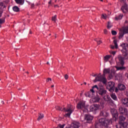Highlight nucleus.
<instances>
[{
  "label": "nucleus",
  "mask_w": 128,
  "mask_h": 128,
  "mask_svg": "<svg viewBox=\"0 0 128 128\" xmlns=\"http://www.w3.org/2000/svg\"><path fill=\"white\" fill-rule=\"evenodd\" d=\"M120 46L122 48L121 52L124 57H122L121 55H118V60L120 64L123 66L124 64V58L128 56V44L127 43H122Z\"/></svg>",
  "instance_id": "obj_1"
},
{
  "label": "nucleus",
  "mask_w": 128,
  "mask_h": 128,
  "mask_svg": "<svg viewBox=\"0 0 128 128\" xmlns=\"http://www.w3.org/2000/svg\"><path fill=\"white\" fill-rule=\"evenodd\" d=\"M112 119L108 120L106 118H101L99 119L98 122L104 128V126H108L112 122Z\"/></svg>",
  "instance_id": "obj_2"
},
{
  "label": "nucleus",
  "mask_w": 128,
  "mask_h": 128,
  "mask_svg": "<svg viewBox=\"0 0 128 128\" xmlns=\"http://www.w3.org/2000/svg\"><path fill=\"white\" fill-rule=\"evenodd\" d=\"M110 112L112 116V118H115V122H116V120H118V110L114 109V108H110Z\"/></svg>",
  "instance_id": "obj_3"
},
{
  "label": "nucleus",
  "mask_w": 128,
  "mask_h": 128,
  "mask_svg": "<svg viewBox=\"0 0 128 128\" xmlns=\"http://www.w3.org/2000/svg\"><path fill=\"white\" fill-rule=\"evenodd\" d=\"M98 94L101 96H106V90L104 88V86H101V88L99 90L98 92Z\"/></svg>",
  "instance_id": "obj_4"
},
{
  "label": "nucleus",
  "mask_w": 128,
  "mask_h": 128,
  "mask_svg": "<svg viewBox=\"0 0 128 128\" xmlns=\"http://www.w3.org/2000/svg\"><path fill=\"white\" fill-rule=\"evenodd\" d=\"M128 109L126 108L120 107L119 114L122 116H128Z\"/></svg>",
  "instance_id": "obj_5"
},
{
  "label": "nucleus",
  "mask_w": 128,
  "mask_h": 128,
  "mask_svg": "<svg viewBox=\"0 0 128 128\" xmlns=\"http://www.w3.org/2000/svg\"><path fill=\"white\" fill-rule=\"evenodd\" d=\"M116 74V71L114 70V68H112L110 70V73L108 77V80H112L114 78V76Z\"/></svg>",
  "instance_id": "obj_6"
},
{
  "label": "nucleus",
  "mask_w": 128,
  "mask_h": 128,
  "mask_svg": "<svg viewBox=\"0 0 128 128\" xmlns=\"http://www.w3.org/2000/svg\"><path fill=\"white\" fill-rule=\"evenodd\" d=\"M94 120V116L90 114H85L84 120H86V122L88 124H90Z\"/></svg>",
  "instance_id": "obj_7"
},
{
  "label": "nucleus",
  "mask_w": 128,
  "mask_h": 128,
  "mask_svg": "<svg viewBox=\"0 0 128 128\" xmlns=\"http://www.w3.org/2000/svg\"><path fill=\"white\" fill-rule=\"evenodd\" d=\"M76 108L78 110H82V108H86V103L82 101H80L77 104Z\"/></svg>",
  "instance_id": "obj_8"
},
{
  "label": "nucleus",
  "mask_w": 128,
  "mask_h": 128,
  "mask_svg": "<svg viewBox=\"0 0 128 128\" xmlns=\"http://www.w3.org/2000/svg\"><path fill=\"white\" fill-rule=\"evenodd\" d=\"M100 108V104H93L90 108V112H96Z\"/></svg>",
  "instance_id": "obj_9"
},
{
  "label": "nucleus",
  "mask_w": 128,
  "mask_h": 128,
  "mask_svg": "<svg viewBox=\"0 0 128 128\" xmlns=\"http://www.w3.org/2000/svg\"><path fill=\"white\" fill-rule=\"evenodd\" d=\"M108 84L109 86V91L114 92V88H116V87H114V84H116L112 82H110Z\"/></svg>",
  "instance_id": "obj_10"
},
{
  "label": "nucleus",
  "mask_w": 128,
  "mask_h": 128,
  "mask_svg": "<svg viewBox=\"0 0 128 128\" xmlns=\"http://www.w3.org/2000/svg\"><path fill=\"white\" fill-rule=\"evenodd\" d=\"M64 112L66 113L64 115V116L66 118H70V114H72V109H66V108H64Z\"/></svg>",
  "instance_id": "obj_11"
},
{
  "label": "nucleus",
  "mask_w": 128,
  "mask_h": 128,
  "mask_svg": "<svg viewBox=\"0 0 128 128\" xmlns=\"http://www.w3.org/2000/svg\"><path fill=\"white\" fill-rule=\"evenodd\" d=\"M6 8V6L4 4V2H0V18H2L4 12V8Z\"/></svg>",
  "instance_id": "obj_12"
},
{
  "label": "nucleus",
  "mask_w": 128,
  "mask_h": 128,
  "mask_svg": "<svg viewBox=\"0 0 128 128\" xmlns=\"http://www.w3.org/2000/svg\"><path fill=\"white\" fill-rule=\"evenodd\" d=\"M80 126V124L79 122H74L71 124L70 127L71 128H78Z\"/></svg>",
  "instance_id": "obj_13"
},
{
  "label": "nucleus",
  "mask_w": 128,
  "mask_h": 128,
  "mask_svg": "<svg viewBox=\"0 0 128 128\" xmlns=\"http://www.w3.org/2000/svg\"><path fill=\"white\" fill-rule=\"evenodd\" d=\"M122 104L123 106H124L126 108H128V98H122L121 100Z\"/></svg>",
  "instance_id": "obj_14"
},
{
  "label": "nucleus",
  "mask_w": 128,
  "mask_h": 128,
  "mask_svg": "<svg viewBox=\"0 0 128 128\" xmlns=\"http://www.w3.org/2000/svg\"><path fill=\"white\" fill-rule=\"evenodd\" d=\"M126 32V29H123L122 30H120V32H119V36L118 38L119 40H121V38H122L124 37V32Z\"/></svg>",
  "instance_id": "obj_15"
},
{
  "label": "nucleus",
  "mask_w": 128,
  "mask_h": 128,
  "mask_svg": "<svg viewBox=\"0 0 128 128\" xmlns=\"http://www.w3.org/2000/svg\"><path fill=\"white\" fill-rule=\"evenodd\" d=\"M118 87L120 90H126V86L124 84H118Z\"/></svg>",
  "instance_id": "obj_16"
},
{
  "label": "nucleus",
  "mask_w": 128,
  "mask_h": 128,
  "mask_svg": "<svg viewBox=\"0 0 128 128\" xmlns=\"http://www.w3.org/2000/svg\"><path fill=\"white\" fill-rule=\"evenodd\" d=\"M100 116H104V118H108L109 116L108 112L106 111H101L100 112Z\"/></svg>",
  "instance_id": "obj_17"
},
{
  "label": "nucleus",
  "mask_w": 128,
  "mask_h": 128,
  "mask_svg": "<svg viewBox=\"0 0 128 128\" xmlns=\"http://www.w3.org/2000/svg\"><path fill=\"white\" fill-rule=\"evenodd\" d=\"M126 120V118L122 116H119V124H122Z\"/></svg>",
  "instance_id": "obj_18"
},
{
  "label": "nucleus",
  "mask_w": 128,
  "mask_h": 128,
  "mask_svg": "<svg viewBox=\"0 0 128 128\" xmlns=\"http://www.w3.org/2000/svg\"><path fill=\"white\" fill-rule=\"evenodd\" d=\"M124 10H128V4H125L121 8V10H122V12L124 14L126 12H124Z\"/></svg>",
  "instance_id": "obj_19"
},
{
  "label": "nucleus",
  "mask_w": 128,
  "mask_h": 128,
  "mask_svg": "<svg viewBox=\"0 0 128 128\" xmlns=\"http://www.w3.org/2000/svg\"><path fill=\"white\" fill-rule=\"evenodd\" d=\"M110 58H112V55H106L104 57L103 60L104 62H108V60H110Z\"/></svg>",
  "instance_id": "obj_20"
},
{
  "label": "nucleus",
  "mask_w": 128,
  "mask_h": 128,
  "mask_svg": "<svg viewBox=\"0 0 128 128\" xmlns=\"http://www.w3.org/2000/svg\"><path fill=\"white\" fill-rule=\"evenodd\" d=\"M102 76L98 74L95 78V80H94V82H100V80H102Z\"/></svg>",
  "instance_id": "obj_21"
},
{
  "label": "nucleus",
  "mask_w": 128,
  "mask_h": 128,
  "mask_svg": "<svg viewBox=\"0 0 128 128\" xmlns=\"http://www.w3.org/2000/svg\"><path fill=\"white\" fill-rule=\"evenodd\" d=\"M104 100H105V102H108L112 100L110 97L106 94V96H104L103 97Z\"/></svg>",
  "instance_id": "obj_22"
},
{
  "label": "nucleus",
  "mask_w": 128,
  "mask_h": 128,
  "mask_svg": "<svg viewBox=\"0 0 128 128\" xmlns=\"http://www.w3.org/2000/svg\"><path fill=\"white\" fill-rule=\"evenodd\" d=\"M120 128H127L128 126V123L126 122H122L120 124Z\"/></svg>",
  "instance_id": "obj_23"
},
{
  "label": "nucleus",
  "mask_w": 128,
  "mask_h": 128,
  "mask_svg": "<svg viewBox=\"0 0 128 128\" xmlns=\"http://www.w3.org/2000/svg\"><path fill=\"white\" fill-rule=\"evenodd\" d=\"M114 68L116 69V70H126V67L124 66H114Z\"/></svg>",
  "instance_id": "obj_24"
},
{
  "label": "nucleus",
  "mask_w": 128,
  "mask_h": 128,
  "mask_svg": "<svg viewBox=\"0 0 128 128\" xmlns=\"http://www.w3.org/2000/svg\"><path fill=\"white\" fill-rule=\"evenodd\" d=\"M95 128H104V126L98 122L95 123Z\"/></svg>",
  "instance_id": "obj_25"
},
{
  "label": "nucleus",
  "mask_w": 128,
  "mask_h": 128,
  "mask_svg": "<svg viewBox=\"0 0 128 128\" xmlns=\"http://www.w3.org/2000/svg\"><path fill=\"white\" fill-rule=\"evenodd\" d=\"M100 82H102V84H106V82H107L106 78H104L102 76L101 78V80H100Z\"/></svg>",
  "instance_id": "obj_26"
},
{
  "label": "nucleus",
  "mask_w": 128,
  "mask_h": 128,
  "mask_svg": "<svg viewBox=\"0 0 128 128\" xmlns=\"http://www.w3.org/2000/svg\"><path fill=\"white\" fill-rule=\"evenodd\" d=\"M110 68H104L103 70V74H110Z\"/></svg>",
  "instance_id": "obj_27"
},
{
  "label": "nucleus",
  "mask_w": 128,
  "mask_h": 128,
  "mask_svg": "<svg viewBox=\"0 0 128 128\" xmlns=\"http://www.w3.org/2000/svg\"><path fill=\"white\" fill-rule=\"evenodd\" d=\"M12 10L14 12H20V8L18 7V6H14L12 8Z\"/></svg>",
  "instance_id": "obj_28"
},
{
  "label": "nucleus",
  "mask_w": 128,
  "mask_h": 128,
  "mask_svg": "<svg viewBox=\"0 0 128 128\" xmlns=\"http://www.w3.org/2000/svg\"><path fill=\"white\" fill-rule=\"evenodd\" d=\"M110 96L114 100H118V97H116V94H110Z\"/></svg>",
  "instance_id": "obj_29"
},
{
  "label": "nucleus",
  "mask_w": 128,
  "mask_h": 128,
  "mask_svg": "<svg viewBox=\"0 0 128 128\" xmlns=\"http://www.w3.org/2000/svg\"><path fill=\"white\" fill-rule=\"evenodd\" d=\"M18 4H24V0H14Z\"/></svg>",
  "instance_id": "obj_30"
},
{
  "label": "nucleus",
  "mask_w": 128,
  "mask_h": 128,
  "mask_svg": "<svg viewBox=\"0 0 128 128\" xmlns=\"http://www.w3.org/2000/svg\"><path fill=\"white\" fill-rule=\"evenodd\" d=\"M44 114H42L41 113L39 114L38 115V117L37 118V120L40 121V120H42V118H44Z\"/></svg>",
  "instance_id": "obj_31"
},
{
  "label": "nucleus",
  "mask_w": 128,
  "mask_h": 128,
  "mask_svg": "<svg viewBox=\"0 0 128 128\" xmlns=\"http://www.w3.org/2000/svg\"><path fill=\"white\" fill-rule=\"evenodd\" d=\"M122 16H124V14H120L118 17H115L116 20H122Z\"/></svg>",
  "instance_id": "obj_32"
},
{
  "label": "nucleus",
  "mask_w": 128,
  "mask_h": 128,
  "mask_svg": "<svg viewBox=\"0 0 128 128\" xmlns=\"http://www.w3.org/2000/svg\"><path fill=\"white\" fill-rule=\"evenodd\" d=\"M6 22V18H0V24H4Z\"/></svg>",
  "instance_id": "obj_33"
},
{
  "label": "nucleus",
  "mask_w": 128,
  "mask_h": 128,
  "mask_svg": "<svg viewBox=\"0 0 128 128\" xmlns=\"http://www.w3.org/2000/svg\"><path fill=\"white\" fill-rule=\"evenodd\" d=\"M101 88L102 86H98V85H95L93 86V88H96V90H98V92L99 90Z\"/></svg>",
  "instance_id": "obj_34"
},
{
  "label": "nucleus",
  "mask_w": 128,
  "mask_h": 128,
  "mask_svg": "<svg viewBox=\"0 0 128 128\" xmlns=\"http://www.w3.org/2000/svg\"><path fill=\"white\" fill-rule=\"evenodd\" d=\"M112 26V22H108V25H107V28L110 29V28Z\"/></svg>",
  "instance_id": "obj_35"
},
{
  "label": "nucleus",
  "mask_w": 128,
  "mask_h": 128,
  "mask_svg": "<svg viewBox=\"0 0 128 128\" xmlns=\"http://www.w3.org/2000/svg\"><path fill=\"white\" fill-rule=\"evenodd\" d=\"M108 102L110 106H114V102L112 99L111 100H110L109 101H108Z\"/></svg>",
  "instance_id": "obj_36"
},
{
  "label": "nucleus",
  "mask_w": 128,
  "mask_h": 128,
  "mask_svg": "<svg viewBox=\"0 0 128 128\" xmlns=\"http://www.w3.org/2000/svg\"><path fill=\"white\" fill-rule=\"evenodd\" d=\"M100 96H97L95 97L94 102H100Z\"/></svg>",
  "instance_id": "obj_37"
},
{
  "label": "nucleus",
  "mask_w": 128,
  "mask_h": 128,
  "mask_svg": "<svg viewBox=\"0 0 128 128\" xmlns=\"http://www.w3.org/2000/svg\"><path fill=\"white\" fill-rule=\"evenodd\" d=\"M101 18H103V20H106V18H108V16L106 14H102L101 15Z\"/></svg>",
  "instance_id": "obj_38"
},
{
  "label": "nucleus",
  "mask_w": 128,
  "mask_h": 128,
  "mask_svg": "<svg viewBox=\"0 0 128 128\" xmlns=\"http://www.w3.org/2000/svg\"><path fill=\"white\" fill-rule=\"evenodd\" d=\"M56 110H61L62 112H64V108L62 109V108H60V106H56Z\"/></svg>",
  "instance_id": "obj_39"
},
{
  "label": "nucleus",
  "mask_w": 128,
  "mask_h": 128,
  "mask_svg": "<svg viewBox=\"0 0 128 128\" xmlns=\"http://www.w3.org/2000/svg\"><path fill=\"white\" fill-rule=\"evenodd\" d=\"M85 96H88V98H92V92H89L85 94Z\"/></svg>",
  "instance_id": "obj_40"
},
{
  "label": "nucleus",
  "mask_w": 128,
  "mask_h": 128,
  "mask_svg": "<svg viewBox=\"0 0 128 128\" xmlns=\"http://www.w3.org/2000/svg\"><path fill=\"white\" fill-rule=\"evenodd\" d=\"M52 22H56V15H54V16H52Z\"/></svg>",
  "instance_id": "obj_41"
},
{
  "label": "nucleus",
  "mask_w": 128,
  "mask_h": 128,
  "mask_svg": "<svg viewBox=\"0 0 128 128\" xmlns=\"http://www.w3.org/2000/svg\"><path fill=\"white\" fill-rule=\"evenodd\" d=\"M114 44L115 48H118V43L116 40H114Z\"/></svg>",
  "instance_id": "obj_42"
},
{
  "label": "nucleus",
  "mask_w": 128,
  "mask_h": 128,
  "mask_svg": "<svg viewBox=\"0 0 128 128\" xmlns=\"http://www.w3.org/2000/svg\"><path fill=\"white\" fill-rule=\"evenodd\" d=\"M114 76V80H118V78H120V76L118 74H116Z\"/></svg>",
  "instance_id": "obj_43"
},
{
  "label": "nucleus",
  "mask_w": 128,
  "mask_h": 128,
  "mask_svg": "<svg viewBox=\"0 0 128 128\" xmlns=\"http://www.w3.org/2000/svg\"><path fill=\"white\" fill-rule=\"evenodd\" d=\"M116 34H117L116 31V30L112 31V36H116Z\"/></svg>",
  "instance_id": "obj_44"
},
{
  "label": "nucleus",
  "mask_w": 128,
  "mask_h": 128,
  "mask_svg": "<svg viewBox=\"0 0 128 128\" xmlns=\"http://www.w3.org/2000/svg\"><path fill=\"white\" fill-rule=\"evenodd\" d=\"M64 78L66 80H68V74H66L64 76Z\"/></svg>",
  "instance_id": "obj_45"
},
{
  "label": "nucleus",
  "mask_w": 128,
  "mask_h": 128,
  "mask_svg": "<svg viewBox=\"0 0 128 128\" xmlns=\"http://www.w3.org/2000/svg\"><path fill=\"white\" fill-rule=\"evenodd\" d=\"M94 88H93V86L92 87V88L90 90V92H92V94H94L95 92H94Z\"/></svg>",
  "instance_id": "obj_46"
},
{
  "label": "nucleus",
  "mask_w": 128,
  "mask_h": 128,
  "mask_svg": "<svg viewBox=\"0 0 128 128\" xmlns=\"http://www.w3.org/2000/svg\"><path fill=\"white\" fill-rule=\"evenodd\" d=\"M64 126H65L64 124H62H62H58V126H59V128H64Z\"/></svg>",
  "instance_id": "obj_47"
},
{
  "label": "nucleus",
  "mask_w": 128,
  "mask_h": 128,
  "mask_svg": "<svg viewBox=\"0 0 128 128\" xmlns=\"http://www.w3.org/2000/svg\"><path fill=\"white\" fill-rule=\"evenodd\" d=\"M52 82V78H48L47 80H46V82Z\"/></svg>",
  "instance_id": "obj_48"
},
{
  "label": "nucleus",
  "mask_w": 128,
  "mask_h": 128,
  "mask_svg": "<svg viewBox=\"0 0 128 128\" xmlns=\"http://www.w3.org/2000/svg\"><path fill=\"white\" fill-rule=\"evenodd\" d=\"M104 34H108V30L106 29H104Z\"/></svg>",
  "instance_id": "obj_49"
},
{
  "label": "nucleus",
  "mask_w": 128,
  "mask_h": 128,
  "mask_svg": "<svg viewBox=\"0 0 128 128\" xmlns=\"http://www.w3.org/2000/svg\"><path fill=\"white\" fill-rule=\"evenodd\" d=\"M96 42L98 44H102V40H100L98 41H96Z\"/></svg>",
  "instance_id": "obj_50"
},
{
  "label": "nucleus",
  "mask_w": 128,
  "mask_h": 128,
  "mask_svg": "<svg viewBox=\"0 0 128 128\" xmlns=\"http://www.w3.org/2000/svg\"><path fill=\"white\" fill-rule=\"evenodd\" d=\"M118 92V88H115V92Z\"/></svg>",
  "instance_id": "obj_51"
},
{
  "label": "nucleus",
  "mask_w": 128,
  "mask_h": 128,
  "mask_svg": "<svg viewBox=\"0 0 128 128\" xmlns=\"http://www.w3.org/2000/svg\"><path fill=\"white\" fill-rule=\"evenodd\" d=\"M34 8V4H31V8Z\"/></svg>",
  "instance_id": "obj_52"
},
{
  "label": "nucleus",
  "mask_w": 128,
  "mask_h": 128,
  "mask_svg": "<svg viewBox=\"0 0 128 128\" xmlns=\"http://www.w3.org/2000/svg\"><path fill=\"white\" fill-rule=\"evenodd\" d=\"M110 48L112 50H114V46H112V45H110Z\"/></svg>",
  "instance_id": "obj_53"
},
{
  "label": "nucleus",
  "mask_w": 128,
  "mask_h": 128,
  "mask_svg": "<svg viewBox=\"0 0 128 128\" xmlns=\"http://www.w3.org/2000/svg\"><path fill=\"white\" fill-rule=\"evenodd\" d=\"M116 52L114 51V52H112L111 54H112L113 56H114V54H116Z\"/></svg>",
  "instance_id": "obj_54"
},
{
  "label": "nucleus",
  "mask_w": 128,
  "mask_h": 128,
  "mask_svg": "<svg viewBox=\"0 0 128 128\" xmlns=\"http://www.w3.org/2000/svg\"><path fill=\"white\" fill-rule=\"evenodd\" d=\"M104 128H111L108 127V126H105L104 127Z\"/></svg>",
  "instance_id": "obj_55"
},
{
  "label": "nucleus",
  "mask_w": 128,
  "mask_h": 128,
  "mask_svg": "<svg viewBox=\"0 0 128 128\" xmlns=\"http://www.w3.org/2000/svg\"><path fill=\"white\" fill-rule=\"evenodd\" d=\"M120 2H124V0H120Z\"/></svg>",
  "instance_id": "obj_56"
},
{
  "label": "nucleus",
  "mask_w": 128,
  "mask_h": 128,
  "mask_svg": "<svg viewBox=\"0 0 128 128\" xmlns=\"http://www.w3.org/2000/svg\"><path fill=\"white\" fill-rule=\"evenodd\" d=\"M54 8H56V6H58V8H59L58 5V4L54 5Z\"/></svg>",
  "instance_id": "obj_57"
},
{
  "label": "nucleus",
  "mask_w": 128,
  "mask_h": 128,
  "mask_svg": "<svg viewBox=\"0 0 128 128\" xmlns=\"http://www.w3.org/2000/svg\"><path fill=\"white\" fill-rule=\"evenodd\" d=\"M52 4V0H50L49 2H48V4Z\"/></svg>",
  "instance_id": "obj_58"
},
{
  "label": "nucleus",
  "mask_w": 128,
  "mask_h": 128,
  "mask_svg": "<svg viewBox=\"0 0 128 128\" xmlns=\"http://www.w3.org/2000/svg\"><path fill=\"white\" fill-rule=\"evenodd\" d=\"M93 76H96L98 75L96 74H95L94 75H92Z\"/></svg>",
  "instance_id": "obj_59"
},
{
  "label": "nucleus",
  "mask_w": 128,
  "mask_h": 128,
  "mask_svg": "<svg viewBox=\"0 0 128 128\" xmlns=\"http://www.w3.org/2000/svg\"><path fill=\"white\" fill-rule=\"evenodd\" d=\"M30 34H32V30L30 31Z\"/></svg>",
  "instance_id": "obj_60"
},
{
  "label": "nucleus",
  "mask_w": 128,
  "mask_h": 128,
  "mask_svg": "<svg viewBox=\"0 0 128 128\" xmlns=\"http://www.w3.org/2000/svg\"><path fill=\"white\" fill-rule=\"evenodd\" d=\"M18 90H22V88H18Z\"/></svg>",
  "instance_id": "obj_61"
},
{
  "label": "nucleus",
  "mask_w": 128,
  "mask_h": 128,
  "mask_svg": "<svg viewBox=\"0 0 128 128\" xmlns=\"http://www.w3.org/2000/svg\"><path fill=\"white\" fill-rule=\"evenodd\" d=\"M54 85H52V86H51V88H54Z\"/></svg>",
  "instance_id": "obj_62"
},
{
  "label": "nucleus",
  "mask_w": 128,
  "mask_h": 128,
  "mask_svg": "<svg viewBox=\"0 0 128 128\" xmlns=\"http://www.w3.org/2000/svg\"><path fill=\"white\" fill-rule=\"evenodd\" d=\"M110 12L108 13V16H110Z\"/></svg>",
  "instance_id": "obj_63"
},
{
  "label": "nucleus",
  "mask_w": 128,
  "mask_h": 128,
  "mask_svg": "<svg viewBox=\"0 0 128 128\" xmlns=\"http://www.w3.org/2000/svg\"><path fill=\"white\" fill-rule=\"evenodd\" d=\"M66 128H72L70 126V127H66Z\"/></svg>",
  "instance_id": "obj_64"
}]
</instances>
